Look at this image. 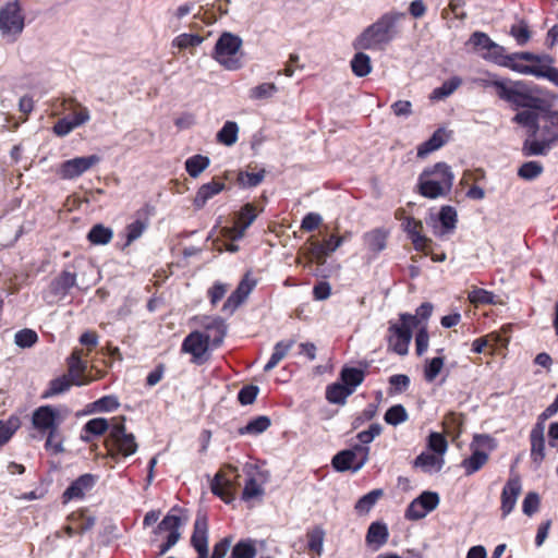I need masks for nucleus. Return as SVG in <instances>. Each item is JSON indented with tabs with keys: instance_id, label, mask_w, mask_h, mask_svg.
Listing matches in <instances>:
<instances>
[{
	"instance_id": "24",
	"label": "nucleus",
	"mask_w": 558,
	"mask_h": 558,
	"mask_svg": "<svg viewBox=\"0 0 558 558\" xmlns=\"http://www.w3.org/2000/svg\"><path fill=\"white\" fill-rule=\"evenodd\" d=\"M437 220L440 223V229L437 230V226H434L436 235L441 236L445 234L452 233L458 222L457 210L450 205L441 206Z\"/></svg>"
},
{
	"instance_id": "41",
	"label": "nucleus",
	"mask_w": 558,
	"mask_h": 558,
	"mask_svg": "<svg viewBox=\"0 0 558 558\" xmlns=\"http://www.w3.org/2000/svg\"><path fill=\"white\" fill-rule=\"evenodd\" d=\"M69 375L74 379H80L87 367V363L82 359V350L74 349L68 357Z\"/></svg>"
},
{
	"instance_id": "43",
	"label": "nucleus",
	"mask_w": 558,
	"mask_h": 558,
	"mask_svg": "<svg viewBox=\"0 0 558 558\" xmlns=\"http://www.w3.org/2000/svg\"><path fill=\"white\" fill-rule=\"evenodd\" d=\"M383 496V489H373L363 497H361L354 508L360 514H366L376 505L378 499Z\"/></svg>"
},
{
	"instance_id": "59",
	"label": "nucleus",
	"mask_w": 558,
	"mask_h": 558,
	"mask_svg": "<svg viewBox=\"0 0 558 558\" xmlns=\"http://www.w3.org/2000/svg\"><path fill=\"white\" fill-rule=\"evenodd\" d=\"M495 294L485 289L475 288L469 293V300L471 303L478 304H494Z\"/></svg>"
},
{
	"instance_id": "2",
	"label": "nucleus",
	"mask_w": 558,
	"mask_h": 558,
	"mask_svg": "<svg viewBox=\"0 0 558 558\" xmlns=\"http://www.w3.org/2000/svg\"><path fill=\"white\" fill-rule=\"evenodd\" d=\"M454 182L451 167L439 161L425 168L417 178L416 191L428 199L446 197L450 194Z\"/></svg>"
},
{
	"instance_id": "40",
	"label": "nucleus",
	"mask_w": 558,
	"mask_h": 558,
	"mask_svg": "<svg viewBox=\"0 0 558 558\" xmlns=\"http://www.w3.org/2000/svg\"><path fill=\"white\" fill-rule=\"evenodd\" d=\"M388 529L386 524L380 522H373L367 531L366 541L368 544H376L380 546L387 542Z\"/></svg>"
},
{
	"instance_id": "16",
	"label": "nucleus",
	"mask_w": 558,
	"mask_h": 558,
	"mask_svg": "<svg viewBox=\"0 0 558 558\" xmlns=\"http://www.w3.org/2000/svg\"><path fill=\"white\" fill-rule=\"evenodd\" d=\"M191 544L198 554L197 558L208 557V523L205 515L196 517Z\"/></svg>"
},
{
	"instance_id": "19",
	"label": "nucleus",
	"mask_w": 558,
	"mask_h": 558,
	"mask_svg": "<svg viewBox=\"0 0 558 558\" xmlns=\"http://www.w3.org/2000/svg\"><path fill=\"white\" fill-rule=\"evenodd\" d=\"M342 384L329 385L326 389V399L330 403L344 404L349 395V364H344L340 372Z\"/></svg>"
},
{
	"instance_id": "1",
	"label": "nucleus",
	"mask_w": 558,
	"mask_h": 558,
	"mask_svg": "<svg viewBox=\"0 0 558 558\" xmlns=\"http://www.w3.org/2000/svg\"><path fill=\"white\" fill-rule=\"evenodd\" d=\"M405 17L404 12L389 11L367 26L353 41L355 49L381 50L399 34L398 22Z\"/></svg>"
},
{
	"instance_id": "12",
	"label": "nucleus",
	"mask_w": 558,
	"mask_h": 558,
	"mask_svg": "<svg viewBox=\"0 0 558 558\" xmlns=\"http://www.w3.org/2000/svg\"><path fill=\"white\" fill-rule=\"evenodd\" d=\"M99 161L100 157L97 155L69 159L61 163L58 173L64 180H73L81 177Z\"/></svg>"
},
{
	"instance_id": "27",
	"label": "nucleus",
	"mask_w": 558,
	"mask_h": 558,
	"mask_svg": "<svg viewBox=\"0 0 558 558\" xmlns=\"http://www.w3.org/2000/svg\"><path fill=\"white\" fill-rule=\"evenodd\" d=\"M537 109H525L518 112L512 122L527 129L530 137H535L539 131V116Z\"/></svg>"
},
{
	"instance_id": "20",
	"label": "nucleus",
	"mask_w": 558,
	"mask_h": 558,
	"mask_svg": "<svg viewBox=\"0 0 558 558\" xmlns=\"http://www.w3.org/2000/svg\"><path fill=\"white\" fill-rule=\"evenodd\" d=\"M236 482L227 478L222 472H218L210 481V490L226 504H230L234 499Z\"/></svg>"
},
{
	"instance_id": "55",
	"label": "nucleus",
	"mask_w": 558,
	"mask_h": 558,
	"mask_svg": "<svg viewBox=\"0 0 558 558\" xmlns=\"http://www.w3.org/2000/svg\"><path fill=\"white\" fill-rule=\"evenodd\" d=\"M549 148V142L542 141H530L526 140L523 144L524 156H543L546 155Z\"/></svg>"
},
{
	"instance_id": "13",
	"label": "nucleus",
	"mask_w": 558,
	"mask_h": 558,
	"mask_svg": "<svg viewBox=\"0 0 558 558\" xmlns=\"http://www.w3.org/2000/svg\"><path fill=\"white\" fill-rule=\"evenodd\" d=\"M198 326L204 329V335L209 336L211 348L220 347L227 335L226 322L219 316H201L195 317Z\"/></svg>"
},
{
	"instance_id": "7",
	"label": "nucleus",
	"mask_w": 558,
	"mask_h": 558,
	"mask_svg": "<svg viewBox=\"0 0 558 558\" xmlns=\"http://www.w3.org/2000/svg\"><path fill=\"white\" fill-rule=\"evenodd\" d=\"M383 426L379 423H372L367 429L360 432L356 438L360 444L351 446V473L359 471L368 460V445L379 436Z\"/></svg>"
},
{
	"instance_id": "15",
	"label": "nucleus",
	"mask_w": 558,
	"mask_h": 558,
	"mask_svg": "<svg viewBox=\"0 0 558 558\" xmlns=\"http://www.w3.org/2000/svg\"><path fill=\"white\" fill-rule=\"evenodd\" d=\"M97 482V476L86 473L78 476L62 494V501L66 504L73 499H83Z\"/></svg>"
},
{
	"instance_id": "22",
	"label": "nucleus",
	"mask_w": 558,
	"mask_h": 558,
	"mask_svg": "<svg viewBox=\"0 0 558 558\" xmlns=\"http://www.w3.org/2000/svg\"><path fill=\"white\" fill-rule=\"evenodd\" d=\"M399 320L400 323H390L389 336L412 339V330L417 327V317L409 313H401Z\"/></svg>"
},
{
	"instance_id": "23",
	"label": "nucleus",
	"mask_w": 558,
	"mask_h": 558,
	"mask_svg": "<svg viewBox=\"0 0 558 558\" xmlns=\"http://www.w3.org/2000/svg\"><path fill=\"white\" fill-rule=\"evenodd\" d=\"M225 187L226 184L223 182H219L216 180L203 184L202 186L198 187L193 199L194 207L196 209H202L209 199H211L214 196L222 192Z\"/></svg>"
},
{
	"instance_id": "17",
	"label": "nucleus",
	"mask_w": 558,
	"mask_h": 558,
	"mask_svg": "<svg viewBox=\"0 0 558 558\" xmlns=\"http://www.w3.org/2000/svg\"><path fill=\"white\" fill-rule=\"evenodd\" d=\"M522 485L519 476H511L501 492V514L506 518L514 509L517 499L521 493Z\"/></svg>"
},
{
	"instance_id": "25",
	"label": "nucleus",
	"mask_w": 558,
	"mask_h": 558,
	"mask_svg": "<svg viewBox=\"0 0 558 558\" xmlns=\"http://www.w3.org/2000/svg\"><path fill=\"white\" fill-rule=\"evenodd\" d=\"M87 384V380L74 379L70 375H62L49 383L48 389L43 393V398H51L66 392L72 385L82 386Z\"/></svg>"
},
{
	"instance_id": "32",
	"label": "nucleus",
	"mask_w": 558,
	"mask_h": 558,
	"mask_svg": "<svg viewBox=\"0 0 558 558\" xmlns=\"http://www.w3.org/2000/svg\"><path fill=\"white\" fill-rule=\"evenodd\" d=\"M294 343V340H282L277 342L274 347V352L269 361L264 366V372H270L274 369L286 357Z\"/></svg>"
},
{
	"instance_id": "33",
	"label": "nucleus",
	"mask_w": 558,
	"mask_h": 558,
	"mask_svg": "<svg viewBox=\"0 0 558 558\" xmlns=\"http://www.w3.org/2000/svg\"><path fill=\"white\" fill-rule=\"evenodd\" d=\"M271 425V421L266 415H259L252 418L243 427L239 428L240 435H259L264 433Z\"/></svg>"
},
{
	"instance_id": "28",
	"label": "nucleus",
	"mask_w": 558,
	"mask_h": 558,
	"mask_svg": "<svg viewBox=\"0 0 558 558\" xmlns=\"http://www.w3.org/2000/svg\"><path fill=\"white\" fill-rule=\"evenodd\" d=\"M76 283V275L69 270H63L50 283V292L58 298H64L71 288Z\"/></svg>"
},
{
	"instance_id": "4",
	"label": "nucleus",
	"mask_w": 558,
	"mask_h": 558,
	"mask_svg": "<svg viewBox=\"0 0 558 558\" xmlns=\"http://www.w3.org/2000/svg\"><path fill=\"white\" fill-rule=\"evenodd\" d=\"M242 39L240 36L223 32L216 41L214 51L211 53L220 65L228 71H236L243 66L241 59L236 56L242 47Z\"/></svg>"
},
{
	"instance_id": "50",
	"label": "nucleus",
	"mask_w": 558,
	"mask_h": 558,
	"mask_svg": "<svg viewBox=\"0 0 558 558\" xmlns=\"http://www.w3.org/2000/svg\"><path fill=\"white\" fill-rule=\"evenodd\" d=\"M469 44L472 45L474 50L481 56L489 48H494V41L483 32H474L469 39Z\"/></svg>"
},
{
	"instance_id": "52",
	"label": "nucleus",
	"mask_w": 558,
	"mask_h": 558,
	"mask_svg": "<svg viewBox=\"0 0 558 558\" xmlns=\"http://www.w3.org/2000/svg\"><path fill=\"white\" fill-rule=\"evenodd\" d=\"M278 90L274 83H263L250 90V98L254 100H263L271 98Z\"/></svg>"
},
{
	"instance_id": "5",
	"label": "nucleus",
	"mask_w": 558,
	"mask_h": 558,
	"mask_svg": "<svg viewBox=\"0 0 558 558\" xmlns=\"http://www.w3.org/2000/svg\"><path fill=\"white\" fill-rule=\"evenodd\" d=\"M124 421V417L112 418L110 434L106 440V447L111 457L116 454L130 457L137 451L138 446L135 436L126 432Z\"/></svg>"
},
{
	"instance_id": "9",
	"label": "nucleus",
	"mask_w": 558,
	"mask_h": 558,
	"mask_svg": "<svg viewBox=\"0 0 558 558\" xmlns=\"http://www.w3.org/2000/svg\"><path fill=\"white\" fill-rule=\"evenodd\" d=\"M247 478L242 492V499L244 501L252 500L254 498H260L265 494L264 484L269 478V472L259 470L257 465L245 464L243 468Z\"/></svg>"
},
{
	"instance_id": "54",
	"label": "nucleus",
	"mask_w": 558,
	"mask_h": 558,
	"mask_svg": "<svg viewBox=\"0 0 558 558\" xmlns=\"http://www.w3.org/2000/svg\"><path fill=\"white\" fill-rule=\"evenodd\" d=\"M204 41V38L196 34H181L172 40V46L179 49H187L190 47H197Z\"/></svg>"
},
{
	"instance_id": "21",
	"label": "nucleus",
	"mask_w": 558,
	"mask_h": 558,
	"mask_svg": "<svg viewBox=\"0 0 558 558\" xmlns=\"http://www.w3.org/2000/svg\"><path fill=\"white\" fill-rule=\"evenodd\" d=\"M545 426L535 424L530 433L531 459L536 466H539L545 458Z\"/></svg>"
},
{
	"instance_id": "45",
	"label": "nucleus",
	"mask_w": 558,
	"mask_h": 558,
	"mask_svg": "<svg viewBox=\"0 0 558 558\" xmlns=\"http://www.w3.org/2000/svg\"><path fill=\"white\" fill-rule=\"evenodd\" d=\"M544 171L543 165L539 161H526L518 169V175L526 181H532L538 178Z\"/></svg>"
},
{
	"instance_id": "56",
	"label": "nucleus",
	"mask_w": 558,
	"mask_h": 558,
	"mask_svg": "<svg viewBox=\"0 0 558 558\" xmlns=\"http://www.w3.org/2000/svg\"><path fill=\"white\" fill-rule=\"evenodd\" d=\"M265 178V170L258 172H240L238 177L239 183L244 187H255L259 185Z\"/></svg>"
},
{
	"instance_id": "35",
	"label": "nucleus",
	"mask_w": 558,
	"mask_h": 558,
	"mask_svg": "<svg viewBox=\"0 0 558 558\" xmlns=\"http://www.w3.org/2000/svg\"><path fill=\"white\" fill-rule=\"evenodd\" d=\"M239 125L234 121H227L218 131L217 142L226 146H232L238 141Z\"/></svg>"
},
{
	"instance_id": "34",
	"label": "nucleus",
	"mask_w": 558,
	"mask_h": 558,
	"mask_svg": "<svg viewBox=\"0 0 558 558\" xmlns=\"http://www.w3.org/2000/svg\"><path fill=\"white\" fill-rule=\"evenodd\" d=\"M373 65L368 54L359 51L351 59V71L359 77H364L372 72Z\"/></svg>"
},
{
	"instance_id": "51",
	"label": "nucleus",
	"mask_w": 558,
	"mask_h": 558,
	"mask_svg": "<svg viewBox=\"0 0 558 558\" xmlns=\"http://www.w3.org/2000/svg\"><path fill=\"white\" fill-rule=\"evenodd\" d=\"M37 341L38 335L28 328L17 331L14 336V343L22 349L32 348Z\"/></svg>"
},
{
	"instance_id": "48",
	"label": "nucleus",
	"mask_w": 558,
	"mask_h": 558,
	"mask_svg": "<svg viewBox=\"0 0 558 558\" xmlns=\"http://www.w3.org/2000/svg\"><path fill=\"white\" fill-rule=\"evenodd\" d=\"M427 448L435 454L442 457L448 449L446 437L440 433L432 432L427 437Z\"/></svg>"
},
{
	"instance_id": "26",
	"label": "nucleus",
	"mask_w": 558,
	"mask_h": 558,
	"mask_svg": "<svg viewBox=\"0 0 558 558\" xmlns=\"http://www.w3.org/2000/svg\"><path fill=\"white\" fill-rule=\"evenodd\" d=\"M445 464L444 457L429 452L420 453L413 461V466L421 469L424 473H438Z\"/></svg>"
},
{
	"instance_id": "14",
	"label": "nucleus",
	"mask_w": 558,
	"mask_h": 558,
	"mask_svg": "<svg viewBox=\"0 0 558 558\" xmlns=\"http://www.w3.org/2000/svg\"><path fill=\"white\" fill-rule=\"evenodd\" d=\"M257 215L255 206L253 204H245L238 213L236 221L234 227L225 228L222 230L223 235L228 236L232 241L241 240L246 229L255 221Z\"/></svg>"
},
{
	"instance_id": "39",
	"label": "nucleus",
	"mask_w": 558,
	"mask_h": 558,
	"mask_svg": "<svg viewBox=\"0 0 558 558\" xmlns=\"http://www.w3.org/2000/svg\"><path fill=\"white\" fill-rule=\"evenodd\" d=\"M462 84V80L459 76H453L445 81L441 86L435 88L429 98L432 100H441L453 94L458 87Z\"/></svg>"
},
{
	"instance_id": "8",
	"label": "nucleus",
	"mask_w": 558,
	"mask_h": 558,
	"mask_svg": "<svg viewBox=\"0 0 558 558\" xmlns=\"http://www.w3.org/2000/svg\"><path fill=\"white\" fill-rule=\"evenodd\" d=\"M211 341L209 336H205L202 331L195 330L190 332L183 340L181 350L192 355V362L201 365L209 360V349Z\"/></svg>"
},
{
	"instance_id": "10",
	"label": "nucleus",
	"mask_w": 558,
	"mask_h": 558,
	"mask_svg": "<svg viewBox=\"0 0 558 558\" xmlns=\"http://www.w3.org/2000/svg\"><path fill=\"white\" fill-rule=\"evenodd\" d=\"M60 423V412L52 405H41L33 412L32 424L41 434L58 430Z\"/></svg>"
},
{
	"instance_id": "62",
	"label": "nucleus",
	"mask_w": 558,
	"mask_h": 558,
	"mask_svg": "<svg viewBox=\"0 0 558 558\" xmlns=\"http://www.w3.org/2000/svg\"><path fill=\"white\" fill-rule=\"evenodd\" d=\"M539 496L537 493L530 492L523 499L522 511L524 514L531 517L533 515L539 507Z\"/></svg>"
},
{
	"instance_id": "49",
	"label": "nucleus",
	"mask_w": 558,
	"mask_h": 558,
	"mask_svg": "<svg viewBox=\"0 0 558 558\" xmlns=\"http://www.w3.org/2000/svg\"><path fill=\"white\" fill-rule=\"evenodd\" d=\"M408 413L402 404L390 407L385 413V421L387 424L397 426L408 420Z\"/></svg>"
},
{
	"instance_id": "37",
	"label": "nucleus",
	"mask_w": 558,
	"mask_h": 558,
	"mask_svg": "<svg viewBox=\"0 0 558 558\" xmlns=\"http://www.w3.org/2000/svg\"><path fill=\"white\" fill-rule=\"evenodd\" d=\"M257 549L255 541L252 538H244L239 541L231 550L230 558H255Z\"/></svg>"
},
{
	"instance_id": "42",
	"label": "nucleus",
	"mask_w": 558,
	"mask_h": 558,
	"mask_svg": "<svg viewBox=\"0 0 558 558\" xmlns=\"http://www.w3.org/2000/svg\"><path fill=\"white\" fill-rule=\"evenodd\" d=\"M386 232L378 229L366 233L364 236L367 248L373 253H379L386 247Z\"/></svg>"
},
{
	"instance_id": "61",
	"label": "nucleus",
	"mask_w": 558,
	"mask_h": 558,
	"mask_svg": "<svg viewBox=\"0 0 558 558\" xmlns=\"http://www.w3.org/2000/svg\"><path fill=\"white\" fill-rule=\"evenodd\" d=\"M259 388L255 385H246L243 388L240 389L238 393V400L242 405H248L252 404L257 395H258Z\"/></svg>"
},
{
	"instance_id": "3",
	"label": "nucleus",
	"mask_w": 558,
	"mask_h": 558,
	"mask_svg": "<svg viewBox=\"0 0 558 558\" xmlns=\"http://www.w3.org/2000/svg\"><path fill=\"white\" fill-rule=\"evenodd\" d=\"M497 96L514 109H543V100L534 96L523 81L494 82Z\"/></svg>"
},
{
	"instance_id": "6",
	"label": "nucleus",
	"mask_w": 558,
	"mask_h": 558,
	"mask_svg": "<svg viewBox=\"0 0 558 558\" xmlns=\"http://www.w3.org/2000/svg\"><path fill=\"white\" fill-rule=\"evenodd\" d=\"M25 27V17L19 0L9 1L0 9V34L10 43H14Z\"/></svg>"
},
{
	"instance_id": "30",
	"label": "nucleus",
	"mask_w": 558,
	"mask_h": 558,
	"mask_svg": "<svg viewBox=\"0 0 558 558\" xmlns=\"http://www.w3.org/2000/svg\"><path fill=\"white\" fill-rule=\"evenodd\" d=\"M447 142L444 129H437L433 135L421 145L417 146V157L425 158L430 153L442 147Z\"/></svg>"
},
{
	"instance_id": "46",
	"label": "nucleus",
	"mask_w": 558,
	"mask_h": 558,
	"mask_svg": "<svg viewBox=\"0 0 558 558\" xmlns=\"http://www.w3.org/2000/svg\"><path fill=\"white\" fill-rule=\"evenodd\" d=\"M509 34L515 39L519 46H524L531 39V31L527 23L523 20L511 25Z\"/></svg>"
},
{
	"instance_id": "64",
	"label": "nucleus",
	"mask_w": 558,
	"mask_h": 558,
	"mask_svg": "<svg viewBox=\"0 0 558 558\" xmlns=\"http://www.w3.org/2000/svg\"><path fill=\"white\" fill-rule=\"evenodd\" d=\"M429 335L426 325L420 327L415 336L416 354L422 355L428 349Z\"/></svg>"
},
{
	"instance_id": "63",
	"label": "nucleus",
	"mask_w": 558,
	"mask_h": 558,
	"mask_svg": "<svg viewBox=\"0 0 558 558\" xmlns=\"http://www.w3.org/2000/svg\"><path fill=\"white\" fill-rule=\"evenodd\" d=\"M120 403L114 396H105L94 402V408L100 412H110L117 410Z\"/></svg>"
},
{
	"instance_id": "11",
	"label": "nucleus",
	"mask_w": 558,
	"mask_h": 558,
	"mask_svg": "<svg viewBox=\"0 0 558 558\" xmlns=\"http://www.w3.org/2000/svg\"><path fill=\"white\" fill-rule=\"evenodd\" d=\"M439 505V495L435 492H423L418 497L411 501L405 510L408 520H420L425 518L430 511Z\"/></svg>"
},
{
	"instance_id": "36",
	"label": "nucleus",
	"mask_w": 558,
	"mask_h": 558,
	"mask_svg": "<svg viewBox=\"0 0 558 558\" xmlns=\"http://www.w3.org/2000/svg\"><path fill=\"white\" fill-rule=\"evenodd\" d=\"M112 229L101 223L95 225L87 234L88 241L95 245L108 244L112 240Z\"/></svg>"
},
{
	"instance_id": "60",
	"label": "nucleus",
	"mask_w": 558,
	"mask_h": 558,
	"mask_svg": "<svg viewBox=\"0 0 558 558\" xmlns=\"http://www.w3.org/2000/svg\"><path fill=\"white\" fill-rule=\"evenodd\" d=\"M390 395L401 393L410 387V377L404 374H396L389 377Z\"/></svg>"
},
{
	"instance_id": "47",
	"label": "nucleus",
	"mask_w": 558,
	"mask_h": 558,
	"mask_svg": "<svg viewBox=\"0 0 558 558\" xmlns=\"http://www.w3.org/2000/svg\"><path fill=\"white\" fill-rule=\"evenodd\" d=\"M177 508H173L170 513H168L161 522L157 525L155 533H161V532H172V531H179L181 525L183 524L182 519L180 515H177L172 513L173 511H177Z\"/></svg>"
},
{
	"instance_id": "44",
	"label": "nucleus",
	"mask_w": 558,
	"mask_h": 558,
	"mask_svg": "<svg viewBox=\"0 0 558 558\" xmlns=\"http://www.w3.org/2000/svg\"><path fill=\"white\" fill-rule=\"evenodd\" d=\"M111 426H112V421L109 422L105 417H95V418L89 420L84 425L83 429L85 433L90 434L92 436H101L107 430L110 432Z\"/></svg>"
},
{
	"instance_id": "58",
	"label": "nucleus",
	"mask_w": 558,
	"mask_h": 558,
	"mask_svg": "<svg viewBox=\"0 0 558 558\" xmlns=\"http://www.w3.org/2000/svg\"><path fill=\"white\" fill-rule=\"evenodd\" d=\"M148 223L137 219L126 226V245H130L135 240L140 239L144 231L147 229Z\"/></svg>"
},
{
	"instance_id": "29",
	"label": "nucleus",
	"mask_w": 558,
	"mask_h": 558,
	"mask_svg": "<svg viewBox=\"0 0 558 558\" xmlns=\"http://www.w3.org/2000/svg\"><path fill=\"white\" fill-rule=\"evenodd\" d=\"M342 238L330 235L329 239L324 242L313 241L311 242V253L317 259H324L332 252H335L341 244Z\"/></svg>"
},
{
	"instance_id": "38",
	"label": "nucleus",
	"mask_w": 558,
	"mask_h": 558,
	"mask_svg": "<svg viewBox=\"0 0 558 558\" xmlns=\"http://www.w3.org/2000/svg\"><path fill=\"white\" fill-rule=\"evenodd\" d=\"M210 165L207 156L194 155L185 160V170L192 178H198Z\"/></svg>"
},
{
	"instance_id": "31",
	"label": "nucleus",
	"mask_w": 558,
	"mask_h": 558,
	"mask_svg": "<svg viewBox=\"0 0 558 558\" xmlns=\"http://www.w3.org/2000/svg\"><path fill=\"white\" fill-rule=\"evenodd\" d=\"M488 461V453L480 450L478 448L473 449L472 454L461 462V466L464 469L465 475H472L481 470Z\"/></svg>"
},
{
	"instance_id": "57",
	"label": "nucleus",
	"mask_w": 558,
	"mask_h": 558,
	"mask_svg": "<svg viewBox=\"0 0 558 558\" xmlns=\"http://www.w3.org/2000/svg\"><path fill=\"white\" fill-rule=\"evenodd\" d=\"M506 49L494 41V48H489L487 51L482 53V58L492 61L498 65L504 66V63L508 59V54H505Z\"/></svg>"
},
{
	"instance_id": "18",
	"label": "nucleus",
	"mask_w": 558,
	"mask_h": 558,
	"mask_svg": "<svg viewBox=\"0 0 558 558\" xmlns=\"http://www.w3.org/2000/svg\"><path fill=\"white\" fill-rule=\"evenodd\" d=\"M255 284V280H250L248 275H246L241 280L238 288L229 295L222 310L232 314L246 300Z\"/></svg>"
},
{
	"instance_id": "53",
	"label": "nucleus",
	"mask_w": 558,
	"mask_h": 558,
	"mask_svg": "<svg viewBox=\"0 0 558 558\" xmlns=\"http://www.w3.org/2000/svg\"><path fill=\"white\" fill-rule=\"evenodd\" d=\"M445 359L441 356H436L426 361L424 367V378L426 381L432 383L439 375L441 368L444 367Z\"/></svg>"
}]
</instances>
